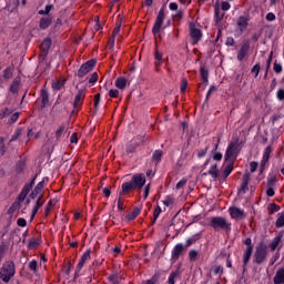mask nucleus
<instances>
[{
  "mask_svg": "<svg viewBox=\"0 0 284 284\" xmlns=\"http://www.w3.org/2000/svg\"><path fill=\"white\" fill-rule=\"evenodd\" d=\"M250 19H247V17L242 16L237 19V26L240 28V30H245V28H247V23H248Z\"/></svg>",
  "mask_w": 284,
  "mask_h": 284,
  "instance_id": "a211bd4d",
  "label": "nucleus"
},
{
  "mask_svg": "<svg viewBox=\"0 0 284 284\" xmlns=\"http://www.w3.org/2000/svg\"><path fill=\"white\" fill-rule=\"evenodd\" d=\"M41 205H43V202H41V200H37L36 204L32 209L33 214H37V212H39Z\"/></svg>",
  "mask_w": 284,
  "mask_h": 284,
  "instance_id": "a19ab883",
  "label": "nucleus"
},
{
  "mask_svg": "<svg viewBox=\"0 0 284 284\" xmlns=\"http://www.w3.org/2000/svg\"><path fill=\"white\" fill-rule=\"evenodd\" d=\"M252 250H253L252 246L245 248L244 255H243L244 265H247V263H250V258L252 256Z\"/></svg>",
  "mask_w": 284,
  "mask_h": 284,
  "instance_id": "5701e85b",
  "label": "nucleus"
},
{
  "mask_svg": "<svg viewBox=\"0 0 284 284\" xmlns=\"http://www.w3.org/2000/svg\"><path fill=\"white\" fill-rule=\"evenodd\" d=\"M248 50H250V47L243 45L237 53V61H243V59H245V57H247Z\"/></svg>",
  "mask_w": 284,
  "mask_h": 284,
  "instance_id": "aec40b11",
  "label": "nucleus"
},
{
  "mask_svg": "<svg viewBox=\"0 0 284 284\" xmlns=\"http://www.w3.org/2000/svg\"><path fill=\"white\" fill-rule=\"evenodd\" d=\"M17 274V267L14 266V262L7 261L3 263L0 268V278L3 283H10V280Z\"/></svg>",
  "mask_w": 284,
  "mask_h": 284,
  "instance_id": "f03ea898",
  "label": "nucleus"
},
{
  "mask_svg": "<svg viewBox=\"0 0 284 284\" xmlns=\"http://www.w3.org/2000/svg\"><path fill=\"white\" fill-rule=\"evenodd\" d=\"M145 185V174L136 173L132 176L131 181L122 184V194L131 192V190H141Z\"/></svg>",
  "mask_w": 284,
  "mask_h": 284,
  "instance_id": "f257e3e1",
  "label": "nucleus"
},
{
  "mask_svg": "<svg viewBox=\"0 0 284 284\" xmlns=\"http://www.w3.org/2000/svg\"><path fill=\"white\" fill-rule=\"evenodd\" d=\"M250 168H251V172H254L256 170V168H258V163L256 162H251L250 163Z\"/></svg>",
  "mask_w": 284,
  "mask_h": 284,
  "instance_id": "774afa93",
  "label": "nucleus"
},
{
  "mask_svg": "<svg viewBox=\"0 0 284 284\" xmlns=\"http://www.w3.org/2000/svg\"><path fill=\"white\" fill-rule=\"evenodd\" d=\"M164 21H165V10L160 9L158 17L155 19L154 26L152 28V33L154 34V37H156V34H160L161 28Z\"/></svg>",
  "mask_w": 284,
  "mask_h": 284,
  "instance_id": "39448f33",
  "label": "nucleus"
},
{
  "mask_svg": "<svg viewBox=\"0 0 284 284\" xmlns=\"http://www.w3.org/2000/svg\"><path fill=\"white\" fill-rule=\"evenodd\" d=\"M17 225H19V227H26V225H28V222L26 221V219L19 217L17 221Z\"/></svg>",
  "mask_w": 284,
  "mask_h": 284,
  "instance_id": "8fccbe9b",
  "label": "nucleus"
},
{
  "mask_svg": "<svg viewBox=\"0 0 284 284\" xmlns=\"http://www.w3.org/2000/svg\"><path fill=\"white\" fill-rule=\"evenodd\" d=\"M207 154V148L202 149L197 152V156L199 159H203V156H205Z\"/></svg>",
  "mask_w": 284,
  "mask_h": 284,
  "instance_id": "bf43d9fd",
  "label": "nucleus"
},
{
  "mask_svg": "<svg viewBox=\"0 0 284 284\" xmlns=\"http://www.w3.org/2000/svg\"><path fill=\"white\" fill-rule=\"evenodd\" d=\"M65 85V80H57L52 83L53 90H61Z\"/></svg>",
  "mask_w": 284,
  "mask_h": 284,
  "instance_id": "c756f323",
  "label": "nucleus"
},
{
  "mask_svg": "<svg viewBox=\"0 0 284 284\" xmlns=\"http://www.w3.org/2000/svg\"><path fill=\"white\" fill-rule=\"evenodd\" d=\"M229 214L231 219H243V215L245 214V212L242 209L232 206L229 209Z\"/></svg>",
  "mask_w": 284,
  "mask_h": 284,
  "instance_id": "9d476101",
  "label": "nucleus"
},
{
  "mask_svg": "<svg viewBox=\"0 0 284 284\" xmlns=\"http://www.w3.org/2000/svg\"><path fill=\"white\" fill-rule=\"evenodd\" d=\"M30 190H32V184H27L24 185V187L22 189V192L24 194H30Z\"/></svg>",
  "mask_w": 284,
  "mask_h": 284,
  "instance_id": "680f3d73",
  "label": "nucleus"
},
{
  "mask_svg": "<svg viewBox=\"0 0 284 284\" xmlns=\"http://www.w3.org/2000/svg\"><path fill=\"white\" fill-rule=\"evenodd\" d=\"M251 72H252V74L255 75V79H256V77H258V73L261 72V65L255 64V65L252 68Z\"/></svg>",
  "mask_w": 284,
  "mask_h": 284,
  "instance_id": "a18cd8bd",
  "label": "nucleus"
},
{
  "mask_svg": "<svg viewBox=\"0 0 284 284\" xmlns=\"http://www.w3.org/2000/svg\"><path fill=\"white\" fill-rule=\"evenodd\" d=\"M181 93L184 94L185 90H187V79L183 78L180 85Z\"/></svg>",
  "mask_w": 284,
  "mask_h": 284,
  "instance_id": "c9c22d12",
  "label": "nucleus"
},
{
  "mask_svg": "<svg viewBox=\"0 0 284 284\" xmlns=\"http://www.w3.org/2000/svg\"><path fill=\"white\" fill-rule=\"evenodd\" d=\"M215 19L216 21H221L223 19V14H221V9H219V7L215 8Z\"/></svg>",
  "mask_w": 284,
  "mask_h": 284,
  "instance_id": "603ef678",
  "label": "nucleus"
},
{
  "mask_svg": "<svg viewBox=\"0 0 284 284\" xmlns=\"http://www.w3.org/2000/svg\"><path fill=\"white\" fill-rule=\"evenodd\" d=\"M163 205H165V207H170L172 205H174V197L172 196H166L163 201H162Z\"/></svg>",
  "mask_w": 284,
  "mask_h": 284,
  "instance_id": "2f4dec72",
  "label": "nucleus"
},
{
  "mask_svg": "<svg viewBox=\"0 0 284 284\" xmlns=\"http://www.w3.org/2000/svg\"><path fill=\"white\" fill-rule=\"evenodd\" d=\"M186 183L187 179H182L180 182H178L176 190H181Z\"/></svg>",
  "mask_w": 284,
  "mask_h": 284,
  "instance_id": "864d4df0",
  "label": "nucleus"
},
{
  "mask_svg": "<svg viewBox=\"0 0 284 284\" xmlns=\"http://www.w3.org/2000/svg\"><path fill=\"white\" fill-rule=\"evenodd\" d=\"M139 214H141V211L139 209H134L131 213H129L126 215V220L134 221V219H136V216H139Z\"/></svg>",
  "mask_w": 284,
  "mask_h": 284,
  "instance_id": "c85d7f7f",
  "label": "nucleus"
},
{
  "mask_svg": "<svg viewBox=\"0 0 284 284\" xmlns=\"http://www.w3.org/2000/svg\"><path fill=\"white\" fill-rule=\"evenodd\" d=\"M197 241V237L196 236H193V237H189L186 240V247H190V245H194V243H196Z\"/></svg>",
  "mask_w": 284,
  "mask_h": 284,
  "instance_id": "3c124183",
  "label": "nucleus"
},
{
  "mask_svg": "<svg viewBox=\"0 0 284 284\" xmlns=\"http://www.w3.org/2000/svg\"><path fill=\"white\" fill-rule=\"evenodd\" d=\"M41 30H48V28H50V26H52V17L47 16V17H42L40 19V23H39Z\"/></svg>",
  "mask_w": 284,
  "mask_h": 284,
  "instance_id": "ddd939ff",
  "label": "nucleus"
},
{
  "mask_svg": "<svg viewBox=\"0 0 284 284\" xmlns=\"http://www.w3.org/2000/svg\"><path fill=\"white\" fill-rule=\"evenodd\" d=\"M169 10H172V11L179 10V4H176V2H171L169 4Z\"/></svg>",
  "mask_w": 284,
  "mask_h": 284,
  "instance_id": "69168bd1",
  "label": "nucleus"
},
{
  "mask_svg": "<svg viewBox=\"0 0 284 284\" xmlns=\"http://www.w3.org/2000/svg\"><path fill=\"white\" fill-rule=\"evenodd\" d=\"M38 263L37 260H32L31 262H29V270H31V272H33V274H37L38 272Z\"/></svg>",
  "mask_w": 284,
  "mask_h": 284,
  "instance_id": "72a5a7b5",
  "label": "nucleus"
},
{
  "mask_svg": "<svg viewBox=\"0 0 284 284\" xmlns=\"http://www.w3.org/2000/svg\"><path fill=\"white\" fill-rule=\"evenodd\" d=\"M219 150V144H215L212 154H213V161H221L223 159V153L216 151Z\"/></svg>",
  "mask_w": 284,
  "mask_h": 284,
  "instance_id": "a878e982",
  "label": "nucleus"
},
{
  "mask_svg": "<svg viewBox=\"0 0 284 284\" xmlns=\"http://www.w3.org/2000/svg\"><path fill=\"white\" fill-rule=\"evenodd\" d=\"M26 196H28V194L23 193V191H21V193L18 196L19 203H23V201H26Z\"/></svg>",
  "mask_w": 284,
  "mask_h": 284,
  "instance_id": "052dcab7",
  "label": "nucleus"
},
{
  "mask_svg": "<svg viewBox=\"0 0 284 284\" xmlns=\"http://www.w3.org/2000/svg\"><path fill=\"white\" fill-rule=\"evenodd\" d=\"M268 210L272 214H274V212H278L281 210V206H278L277 204L272 203V204H270Z\"/></svg>",
  "mask_w": 284,
  "mask_h": 284,
  "instance_id": "c03bdc74",
  "label": "nucleus"
},
{
  "mask_svg": "<svg viewBox=\"0 0 284 284\" xmlns=\"http://www.w3.org/2000/svg\"><path fill=\"white\" fill-rule=\"evenodd\" d=\"M274 284H284V267H281L276 271L273 277Z\"/></svg>",
  "mask_w": 284,
  "mask_h": 284,
  "instance_id": "f8f14e48",
  "label": "nucleus"
},
{
  "mask_svg": "<svg viewBox=\"0 0 284 284\" xmlns=\"http://www.w3.org/2000/svg\"><path fill=\"white\" fill-rule=\"evenodd\" d=\"M52 4H47L44 10H40L38 13L39 14H50V12L52 11Z\"/></svg>",
  "mask_w": 284,
  "mask_h": 284,
  "instance_id": "4c0bfd02",
  "label": "nucleus"
},
{
  "mask_svg": "<svg viewBox=\"0 0 284 284\" xmlns=\"http://www.w3.org/2000/svg\"><path fill=\"white\" fill-rule=\"evenodd\" d=\"M221 8H222V10H224V12H227V10H230V8H232V4H230V2H227V1H223L221 3Z\"/></svg>",
  "mask_w": 284,
  "mask_h": 284,
  "instance_id": "09e8293b",
  "label": "nucleus"
},
{
  "mask_svg": "<svg viewBox=\"0 0 284 284\" xmlns=\"http://www.w3.org/2000/svg\"><path fill=\"white\" fill-rule=\"evenodd\" d=\"M97 81H99V74L97 72H94L90 80H89V83H91L92 85H94V83H97Z\"/></svg>",
  "mask_w": 284,
  "mask_h": 284,
  "instance_id": "de8ad7c7",
  "label": "nucleus"
},
{
  "mask_svg": "<svg viewBox=\"0 0 284 284\" xmlns=\"http://www.w3.org/2000/svg\"><path fill=\"white\" fill-rule=\"evenodd\" d=\"M6 252H8V246L6 244L0 245V261L6 256Z\"/></svg>",
  "mask_w": 284,
  "mask_h": 284,
  "instance_id": "ea45409f",
  "label": "nucleus"
},
{
  "mask_svg": "<svg viewBox=\"0 0 284 284\" xmlns=\"http://www.w3.org/2000/svg\"><path fill=\"white\" fill-rule=\"evenodd\" d=\"M210 225L215 232H219V230H231L232 223H230L225 217L223 216H213L210 220Z\"/></svg>",
  "mask_w": 284,
  "mask_h": 284,
  "instance_id": "7ed1b4c3",
  "label": "nucleus"
},
{
  "mask_svg": "<svg viewBox=\"0 0 284 284\" xmlns=\"http://www.w3.org/2000/svg\"><path fill=\"white\" fill-rule=\"evenodd\" d=\"M197 256H199V252H197V251L191 250V251L189 252V260H190V261H196Z\"/></svg>",
  "mask_w": 284,
  "mask_h": 284,
  "instance_id": "e433bc0d",
  "label": "nucleus"
},
{
  "mask_svg": "<svg viewBox=\"0 0 284 284\" xmlns=\"http://www.w3.org/2000/svg\"><path fill=\"white\" fill-rule=\"evenodd\" d=\"M267 257V246L263 243H260L255 251V262L263 263Z\"/></svg>",
  "mask_w": 284,
  "mask_h": 284,
  "instance_id": "423d86ee",
  "label": "nucleus"
},
{
  "mask_svg": "<svg viewBox=\"0 0 284 284\" xmlns=\"http://www.w3.org/2000/svg\"><path fill=\"white\" fill-rule=\"evenodd\" d=\"M161 212H162L161 206H155L154 207V211H153L154 221H156V219H159V216H161Z\"/></svg>",
  "mask_w": 284,
  "mask_h": 284,
  "instance_id": "79ce46f5",
  "label": "nucleus"
},
{
  "mask_svg": "<svg viewBox=\"0 0 284 284\" xmlns=\"http://www.w3.org/2000/svg\"><path fill=\"white\" fill-rule=\"evenodd\" d=\"M97 65V62L94 60L88 61L84 64L81 65V68L78 71V77L82 79L88 72H91V70Z\"/></svg>",
  "mask_w": 284,
  "mask_h": 284,
  "instance_id": "6e6552de",
  "label": "nucleus"
},
{
  "mask_svg": "<svg viewBox=\"0 0 284 284\" xmlns=\"http://www.w3.org/2000/svg\"><path fill=\"white\" fill-rule=\"evenodd\" d=\"M108 94H109L110 99H118V97H119V90H116V89H110Z\"/></svg>",
  "mask_w": 284,
  "mask_h": 284,
  "instance_id": "58836bf2",
  "label": "nucleus"
},
{
  "mask_svg": "<svg viewBox=\"0 0 284 284\" xmlns=\"http://www.w3.org/2000/svg\"><path fill=\"white\" fill-rule=\"evenodd\" d=\"M67 131H68V126H65V124H62L58 128L55 135L61 136L62 134H65Z\"/></svg>",
  "mask_w": 284,
  "mask_h": 284,
  "instance_id": "f704fd0d",
  "label": "nucleus"
},
{
  "mask_svg": "<svg viewBox=\"0 0 284 284\" xmlns=\"http://www.w3.org/2000/svg\"><path fill=\"white\" fill-rule=\"evenodd\" d=\"M84 99H85V92L83 90H79L73 102L74 108H79V105L83 103Z\"/></svg>",
  "mask_w": 284,
  "mask_h": 284,
  "instance_id": "4468645a",
  "label": "nucleus"
},
{
  "mask_svg": "<svg viewBox=\"0 0 284 284\" xmlns=\"http://www.w3.org/2000/svg\"><path fill=\"white\" fill-rule=\"evenodd\" d=\"M20 88H21V80L16 79V80L12 82L11 87H10V92H12L13 94H16V92H19Z\"/></svg>",
  "mask_w": 284,
  "mask_h": 284,
  "instance_id": "393cba45",
  "label": "nucleus"
},
{
  "mask_svg": "<svg viewBox=\"0 0 284 284\" xmlns=\"http://www.w3.org/2000/svg\"><path fill=\"white\" fill-rule=\"evenodd\" d=\"M233 170H234V161L225 160L224 171H223L224 179H227V176H230V174H232Z\"/></svg>",
  "mask_w": 284,
  "mask_h": 284,
  "instance_id": "9b49d317",
  "label": "nucleus"
},
{
  "mask_svg": "<svg viewBox=\"0 0 284 284\" xmlns=\"http://www.w3.org/2000/svg\"><path fill=\"white\" fill-rule=\"evenodd\" d=\"M48 183V179H43L41 182L38 183V185L34 187V190L31 193L32 199H36L38 194H41V191L43 190V185Z\"/></svg>",
  "mask_w": 284,
  "mask_h": 284,
  "instance_id": "2eb2a0df",
  "label": "nucleus"
},
{
  "mask_svg": "<svg viewBox=\"0 0 284 284\" xmlns=\"http://www.w3.org/2000/svg\"><path fill=\"white\" fill-rule=\"evenodd\" d=\"M274 72H276V74H281V72H283V65H281L280 63H274L273 67Z\"/></svg>",
  "mask_w": 284,
  "mask_h": 284,
  "instance_id": "49530a36",
  "label": "nucleus"
},
{
  "mask_svg": "<svg viewBox=\"0 0 284 284\" xmlns=\"http://www.w3.org/2000/svg\"><path fill=\"white\" fill-rule=\"evenodd\" d=\"M270 154H272L271 145L266 146V149L264 150L263 158L261 161V172H263V170H265V165H267V161H270Z\"/></svg>",
  "mask_w": 284,
  "mask_h": 284,
  "instance_id": "1a4fd4ad",
  "label": "nucleus"
},
{
  "mask_svg": "<svg viewBox=\"0 0 284 284\" xmlns=\"http://www.w3.org/2000/svg\"><path fill=\"white\" fill-rule=\"evenodd\" d=\"M109 281H110V283H112V284H118V283H119L116 275H111V276H109Z\"/></svg>",
  "mask_w": 284,
  "mask_h": 284,
  "instance_id": "338daca9",
  "label": "nucleus"
},
{
  "mask_svg": "<svg viewBox=\"0 0 284 284\" xmlns=\"http://www.w3.org/2000/svg\"><path fill=\"white\" fill-rule=\"evenodd\" d=\"M275 225H276V227H284V212L278 213Z\"/></svg>",
  "mask_w": 284,
  "mask_h": 284,
  "instance_id": "7c9ffc66",
  "label": "nucleus"
},
{
  "mask_svg": "<svg viewBox=\"0 0 284 284\" xmlns=\"http://www.w3.org/2000/svg\"><path fill=\"white\" fill-rule=\"evenodd\" d=\"M278 101H284V90L280 89L276 93Z\"/></svg>",
  "mask_w": 284,
  "mask_h": 284,
  "instance_id": "5fc2aeb1",
  "label": "nucleus"
},
{
  "mask_svg": "<svg viewBox=\"0 0 284 284\" xmlns=\"http://www.w3.org/2000/svg\"><path fill=\"white\" fill-rule=\"evenodd\" d=\"M115 88H118V90H125V88H128V79L120 77L115 80Z\"/></svg>",
  "mask_w": 284,
  "mask_h": 284,
  "instance_id": "f3484780",
  "label": "nucleus"
},
{
  "mask_svg": "<svg viewBox=\"0 0 284 284\" xmlns=\"http://www.w3.org/2000/svg\"><path fill=\"white\" fill-rule=\"evenodd\" d=\"M213 274H223V267L214 266L213 267Z\"/></svg>",
  "mask_w": 284,
  "mask_h": 284,
  "instance_id": "0e129e2a",
  "label": "nucleus"
},
{
  "mask_svg": "<svg viewBox=\"0 0 284 284\" xmlns=\"http://www.w3.org/2000/svg\"><path fill=\"white\" fill-rule=\"evenodd\" d=\"M120 32H121V24L116 26L113 29L112 38L114 39V37H116V34H119Z\"/></svg>",
  "mask_w": 284,
  "mask_h": 284,
  "instance_id": "e2e57ef3",
  "label": "nucleus"
},
{
  "mask_svg": "<svg viewBox=\"0 0 284 284\" xmlns=\"http://www.w3.org/2000/svg\"><path fill=\"white\" fill-rule=\"evenodd\" d=\"M209 174L212 179H219V166H216V164L211 165Z\"/></svg>",
  "mask_w": 284,
  "mask_h": 284,
  "instance_id": "cd10ccee",
  "label": "nucleus"
},
{
  "mask_svg": "<svg viewBox=\"0 0 284 284\" xmlns=\"http://www.w3.org/2000/svg\"><path fill=\"white\" fill-rule=\"evenodd\" d=\"M190 34L193 39V45H196L203 37V32H201V29L194 23H190Z\"/></svg>",
  "mask_w": 284,
  "mask_h": 284,
  "instance_id": "0eeeda50",
  "label": "nucleus"
},
{
  "mask_svg": "<svg viewBox=\"0 0 284 284\" xmlns=\"http://www.w3.org/2000/svg\"><path fill=\"white\" fill-rule=\"evenodd\" d=\"M176 276H178L176 272H172L169 276L168 284H174L176 281Z\"/></svg>",
  "mask_w": 284,
  "mask_h": 284,
  "instance_id": "37998d69",
  "label": "nucleus"
},
{
  "mask_svg": "<svg viewBox=\"0 0 284 284\" xmlns=\"http://www.w3.org/2000/svg\"><path fill=\"white\" fill-rule=\"evenodd\" d=\"M161 156H163V151L156 150L154 151L152 159L159 163V161H161Z\"/></svg>",
  "mask_w": 284,
  "mask_h": 284,
  "instance_id": "473e14b6",
  "label": "nucleus"
},
{
  "mask_svg": "<svg viewBox=\"0 0 284 284\" xmlns=\"http://www.w3.org/2000/svg\"><path fill=\"white\" fill-rule=\"evenodd\" d=\"M90 261V250L85 251L83 255L81 256L79 263H78V270H83V265H85V262Z\"/></svg>",
  "mask_w": 284,
  "mask_h": 284,
  "instance_id": "dca6fc26",
  "label": "nucleus"
},
{
  "mask_svg": "<svg viewBox=\"0 0 284 284\" xmlns=\"http://www.w3.org/2000/svg\"><path fill=\"white\" fill-rule=\"evenodd\" d=\"M17 121H19V112L11 115L10 123H17Z\"/></svg>",
  "mask_w": 284,
  "mask_h": 284,
  "instance_id": "6e6d98bb",
  "label": "nucleus"
},
{
  "mask_svg": "<svg viewBox=\"0 0 284 284\" xmlns=\"http://www.w3.org/2000/svg\"><path fill=\"white\" fill-rule=\"evenodd\" d=\"M183 252V244H176L172 251V258H179Z\"/></svg>",
  "mask_w": 284,
  "mask_h": 284,
  "instance_id": "412c9836",
  "label": "nucleus"
},
{
  "mask_svg": "<svg viewBox=\"0 0 284 284\" xmlns=\"http://www.w3.org/2000/svg\"><path fill=\"white\" fill-rule=\"evenodd\" d=\"M50 45H52V40H50V38H47L42 41L40 49L45 54L48 53V50H50Z\"/></svg>",
  "mask_w": 284,
  "mask_h": 284,
  "instance_id": "6ab92c4d",
  "label": "nucleus"
},
{
  "mask_svg": "<svg viewBox=\"0 0 284 284\" xmlns=\"http://www.w3.org/2000/svg\"><path fill=\"white\" fill-rule=\"evenodd\" d=\"M37 246H39V241H37V240H31V241L29 242V247H30L31 250H34V247H37Z\"/></svg>",
  "mask_w": 284,
  "mask_h": 284,
  "instance_id": "13d9d810",
  "label": "nucleus"
},
{
  "mask_svg": "<svg viewBox=\"0 0 284 284\" xmlns=\"http://www.w3.org/2000/svg\"><path fill=\"white\" fill-rule=\"evenodd\" d=\"M236 156H239V140L229 144L224 159L225 161H236Z\"/></svg>",
  "mask_w": 284,
  "mask_h": 284,
  "instance_id": "20e7f679",
  "label": "nucleus"
},
{
  "mask_svg": "<svg viewBox=\"0 0 284 284\" xmlns=\"http://www.w3.org/2000/svg\"><path fill=\"white\" fill-rule=\"evenodd\" d=\"M154 59H155L156 68L163 65V53L162 52H160L159 50H155Z\"/></svg>",
  "mask_w": 284,
  "mask_h": 284,
  "instance_id": "b1692460",
  "label": "nucleus"
},
{
  "mask_svg": "<svg viewBox=\"0 0 284 284\" xmlns=\"http://www.w3.org/2000/svg\"><path fill=\"white\" fill-rule=\"evenodd\" d=\"M281 244V235H277L276 237H274V240L271 242V244L268 245L270 250H272V252H274V250H276V247H278V245Z\"/></svg>",
  "mask_w": 284,
  "mask_h": 284,
  "instance_id": "bb28decb",
  "label": "nucleus"
},
{
  "mask_svg": "<svg viewBox=\"0 0 284 284\" xmlns=\"http://www.w3.org/2000/svg\"><path fill=\"white\" fill-rule=\"evenodd\" d=\"M242 185L240 192H245L247 190V185L250 183V173H245L242 179Z\"/></svg>",
  "mask_w": 284,
  "mask_h": 284,
  "instance_id": "4be33fe9",
  "label": "nucleus"
},
{
  "mask_svg": "<svg viewBox=\"0 0 284 284\" xmlns=\"http://www.w3.org/2000/svg\"><path fill=\"white\" fill-rule=\"evenodd\" d=\"M276 20V14H274L273 12H268L266 14V21H275Z\"/></svg>",
  "mask_w": 284,
  "mask_h": 284,
  "instance_id": "4d7b16f0",
  "label": "nucleus"
}]
</instances>
